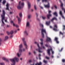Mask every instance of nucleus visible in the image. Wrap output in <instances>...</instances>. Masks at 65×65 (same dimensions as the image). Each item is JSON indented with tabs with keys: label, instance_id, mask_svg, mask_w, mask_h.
<instances>
[{
	"label": "nucleus",
	"instance_id": "32",
	"mask_svg": "<svg viewBox=\"0 0 65 65\" xmlns=\"http://www.w3.org/2000/svg\"><path fill=\"white\" fill-rule=\"evenodd\" d=\"M63 30H65V25H63Z\"/></svg>",
	"mask_w": 65,
	"mask_h": 65
},
{
	"label": "nucleus",
	"instance_id": "23",
	"mask_svg": "<svg viewBox=\"0 0 65 65\" xmlns=\"http://www.w3.org/2000/svg\"><path fill=\"white\" fill-rule=\"evenodd\" d=\"M45 46L46 47H51V46H50V45H48L47 44H45Z\"/></svg>",
	"mask_w": 65,
	"mask_h": 65
},
{
	"label": "nucleus",
	"instance_id": "19",
	"mask_svg": "<svg viewBox=\"0 0 65 65\" xmlns=\"http://www.w3.org/2000/svg\"><path fill=\"white\" fill-rule=\"evenodd\" d=\"M28 8L29 9L30 8V5H31V4L29 2H28Z\"/></svg>",
	"mask_w": 65,
	"mask_h": 65
},
{
	"label": "nucleus",
	"instance_id": "41",
	"mask_svg": "<svg viewBox=\"0 0 65 65\" xmlns=\"http://www.w3.org/2000/svg\"><path fill=\"white\" fill-rule=\"evenodd\" d=\"M61 16L62 17V18H63V19H65V18L64 17V16L63 15V14L62 15H61Z\"/></svg>",
	"mask_w": 65,
	"mask_h": 65
},
{
	"label": "nucleus",
	"instance_id": "13",
	"mask_svg": "<svg viewBox=\"0 0 65 65\" xmlns=\"http://www.w3.org/2000/svg\"><path fill=\"white\" fill-rule=\"evenodd\" d=\"M20 3H21V1L19 2V6L17 7V8L18 9H20L21 8V5L20 4Z\"/></svg>",
	"mask_w": 65,
	"mask_h": 65
},
{
	"label": "nucleus",
	"instance_id": "11",
	"mask_svg": "<svg viewBox=\"0 0 65 65\" xmlns=\"http://www.w3.org/2000/svg\"><path fill=\"white\" fill-rule=\"evenodd\" d=\"M50 51H53V50H52V48H51L50 49H48L47 50V53L49 56H50V55H51V54L50 53Z\"/></svg>",
	"mask_w": 65,
	"mask_h": 65
},
{
	"label": "nucleus",
	"instance_id": "27",
	"mask_svg": "<svg viewBox=\"0 0 65 65\" xmlns=\"http://www.w3.org/2000/svg\"><path fill=\"white\" fill-rule=\"evenodd\" d=\"M42 2H47L48 1L47 0H42Z\"/></svg>",
	"mask_w": 65,
	"mask_h": 65
},
{
	"label": "nucleus",
	"instance_id": "54",
	"mask_svg": "<svg viewBox=\"0 0 65 65\" xmlns=\"http://www.w3.org/2000/svg\"><path fill=\"white\" fill-rule=\"evenodd\" d=\"M10 14H12V12H10Z\"/></svg>",
	"mask_w": 65,
	"mask_h": 65
},
{
	"label": "nucleus",
	"instance_id": "55",
	"mask_svg": "<svg viewBox=\"0 0 65 65\" xmlns=\"http://www.w3.org/2000/svg\"><path fill=\"white\" fill-rule=\"evenodd\" d=\"M40 8H41V9H43V7H41V6L40 7Z\"/></svg>",
	"mask_w": 65,
	"mask_h": 65
},
{
	"label": "nucleus",
	"instance_id": "38",
	"mask_svg": "<svg viewBox=\"0 0 65 65\" xmlns=\"http://www.w3.org/2000/svg\"><path fill=\"white\" fill-rule=\"evenodd\" d=\"M30 18H31V15H28V19H30Z\"/></svg>",
	"mask_w": 65,
	"mask_h": 65
},
{
	"label": "nucleus",
	"instance_id": "52",
	"mask_svg": "<svg viewBox=\"0 0 65 65\" xmlns=\"http://www.w3.org/2000/svg\"><path fill=\"white\" fill-rule=\"evenodd\" d=\"M36 15H37V18L38 17V15L37 14V13H36Z\"/></svg>",
	"mask_w": 65,
	"mask_h": 65
},
{
	"label": "nucleus",
	"instance_id": "39",
	"mask_svg": "<svg viewBox=\"0 0 65 65\" xmlns=\"http://www.w3.org/2000/svg\"><path fill=\"white\" fill-rule=\"evenodd\" d=\"M62 61L63 63H64L65 62V60L64 59H62Z\"/></svg>",
	"mask_w": 65,
	"mask_h": 65
},
{
	"label": "nucleus",
	"instance_id": "14",
	"mask_svg": "<svg viewBox=\"0 0 65 65\" xmlns=\"http://www.w3.org/2000/svg\"><path fill=\"white\" fill-rule=\"evenodd\" d=\"M11 23H13V26H15V27H16L17 28H18V25L17 24H14V23H13V21H11Z\"/></svg>",
	"mask_w": 65,
	"mask_h": 65
},
{
	"label": "nucleus",
	"instance_id": "6",
	"mask_svg": "<svg viewBox=\"0 0 65 65\" xmlns=\"http://www.w3.org/2000/svg\"><path fill=\"white\" fill-rule=\"evenodd\" d=\"M40 40H41L42 42H41L40 43V44L41 45V46L43 48V49H45V47L43 45V39H40Z\"/></svg>",
	"mask_w": 65,
	"mask_h": 65
},
{
	"label": "nucleus",
	"instance_id": "22",
	"mask_svg": "<svg viewBox=\"0 0 65 65\" xmlns=\"http://www.w3.org/2000/svg\"><path fill=\"white\" fill-rule=\"evenodd\" d=\"M54 15H56V17H58V14L56 12H55L53 13Z\"/></svg>",
	"mask_w": 65,
	"mask_h": 65
},
{
	"label": "nucleus",
	"instance_id": "16",
	"mask_svg": "<svg viewBox=\"0 0 65 65\" xmlns=\"http://www.w3.org/2000/svg\"><path fill=\"white\" fill-rule=\"evenodd\" d=\"M46 41H51V38L48 37H47V39H46Z\"/></svg>",
	"mask_w": 65,
	"mask_h": 65
},
{
	"label": "nucleus",
	"instance_id": "24",
	"mask_svg": "<svg viewBox=\"0 0 65 65\" xmlns=\"http://www.w3.org/2000/svg\"><path fill=\"white\" fill-rule=\"evenodd\" d=\"M42 17L43 20H45L46 19V17L45 16H42Z\"/></svg>",
	"mask_w": 65,
	"mask_h": 65
},
{
	"label": "nucleus",
	"instance_id": "61",
	"mask_svg": "<svg viewBox=\"0 0 65 65\" xmlns=\"http://www.w3.org/2000/svg\"><path fill=\"white\" fill-rule=\"evenodd\" d=\"M1 35H3V34H1Z\"/></svg>",
	"mask_w": 65,
	"mask_h": 65
},
{
	"label": "nucleus",
	"instance_id": "26",
	"mask_svg": "<svg viewBox=\"0 0 65 65\" xmlns=\"http://www.w3.org/2000/svg\"><path fill=\"white\" fill-rule=\"evenodd\" d=\"M8 38V36H6L5 37L4 40H7Z\"/></svg>",
	"mask_w": 65,
	"mask_h": 65
},
{
	"label": "nucleus",
	"instance_id": "60",
	"mask_svg": "<svg viewBox=\"0 0 65 65\" xmlns=\"http://www.w3.org/2000/svg\"><path fill=\"white\" fill-rule=\"evenodd\" d=\"M50 28H52V26H50Z\"/></svg>",
	"mask_w": 65,
	"mask_h": 65
},
{
	"label": "nucleus",
	"instance_id": "31",
	"mask_svg": "<svg viewBox=\"0 0 65 65\" xmlns=\"http://www.w3.org/2000/svg\"><path fill=\"white\" fill-rule=\"evenodd\" d=\"M19 16L20 18L22 17V13H19Z\"/></svg>",
	"mask_w": 65,
	"mask_h": 65
},
{
	"label": "nucleus",
	"instance_id": "40",
	"mask_svg": "<svg viewBox=\"0 0 65 65\" xmlns=\"http://www.w3.org/2000/svg\"><path fill=\"white\" fill-rule=\"evenodd\" d=\"M60 34L61 35H63V33H62L61 31H60L59 32Z\"/></svg>",
	"mask_w": 65,
	"mask_h": 65
},
{
	"label": "nucleus",
	"instance_id": "42",
	"mask_svg": "<svg viewBox=\"0 0 65 65\" xmlns=\"http://www.w3.org/2000/svg\"><path fill=\"white\" fill-rule=\"evenodd\" d=\"M46 24L47 25H49V23L47 22H46Z\"/></svg>",
	"mask_w": 65,
	"mask_h": 65
},
{
	"label": "nucleus",
	"instance_id": "63",
	"mask_svg": "<svg viewBox=\"0 0 65 65\" xmlns=\"http://www.w3.org/2000/svg\"><path fill=\"white\" fill-rule=\"evenodd\" d=\"M51 8L52 9H53V7H51Z\"/></svg>",
	"mask_w": 65,
	"mask_h": 65
},
{
	"label": "nucleus",
	"instance_id": "15",
	"mask_svg": "<svg viewBox=\"0 0 65 65\" xmlns=\"http://www.w3.org/2000/svg\"><path fill=\"white\" fill-rule=\"evenodd\" d=\"M6 10H9V4L8 3H7V5H6Z\"/></svg>",
	"mask_w": 65,
	"mask_h": 65
},
{
	"label": "nucleus",
	"instance_id": "57",
	"mask_svg": "<svg viewBox=\"0 0 65 65\" xmlns=\"http://www.w3.org/2000/svg\"><path fill=\"white\" fill-rule=\"evenodd\" d=\"M17 30H15V31H14L15 33H17Z\"/></svg>",
	"mask_w": 65,
	"mask_h": 65
},
{
	"label": "nucleus",
	"instance_id": "35",
	"mask_svg": "<svg viewBox=\"0 0 65 65\" xmlns=\"http://www.w3.org/2000/svg\"><path fill=\"white\" fill-rule=\"evenodd\" d=\"M5 2H6V1L5 0H4L3 2V4H4L5 3Z\"/></svg>",
	"mask_w": 65,
	"mask_h": 65
},
{
	"label": "nucleus",
	"instance_id": "37",
	"mask_svg": "<svg viewBox=\"0 0 65 65\" xmlns=\"http://www.w3.org/2000/svg\"><path fill=\"white\" fill-rule=\"evenodd\" d=\"M34 7L35 10H36L37 9V8H36V6L35 5H34Z\"/></svg>",
	"mask_w": 65,
	"mask_h": 65
},
{
	"label": "nucleus",
	"instance_id": "44",
	"mask_svg": "<svg viewBox=\"0 0 65 65\" xmlns=\"http://www.w3.org/2000/svg\"><path fill=\"white\" fill-rule=\"evenodd\" d=\"M24 5V3L23 2H22L21 3V5L22 6H23V5Z\"/></svg>",
	"mask_w": 65,
	"mask_h": 65
},
{
	"label": "nucleus",
	"instance_id": "18",
	"mask_svg": "<svg viewBox=\"0 0 65 65\" xmlns=\"http://www.w3.org/2000/svg\"><path fill=\"white\" fill-rule=\"evenodd\" d=\"M2 59L3 60H4L5 61H6V62H8V60L7 59H6L4 57Z\"/></svg>",
	"mask_w": 65,
	"mask_h": 65
},
{
	"label": "nucleus",
	"instance_id": "50",
	"mask_svg": "<svg viewBox=\"0 0 65 65\" xmlns=\"http://www.w3.org/2000/svg\"><path fill=\"white\" fill-rule=\"evenodd\" d=\"M33 53H34V54H35V55H36V52H35V51H34Z\"/></svg>",
	"mask_w": 65,
	"mask_h": 65
},
{
	"label": "nucleus",
	"instance_id": "45",
	"mask_svg": "<svg viewBox=\"0 0 65 65\" xmlns=\"http://www.w3.org/2000/svg\"><path fill=\"white\" fill-rule=\"evenodd\" d=\"M0 64L1 65H4V63H0Z\"/></svg>",
	"mask_w": 65,
	"mask_h": 65
},
{
	"label": "nucleus",
	"instance_id": "53",
	"mask_svg": "<svg viewBox=\"0 0 65 65\" xmlns=\"http://www.w3.org/2000/svg\"><path fill=\"white\" fill-rule=\"evenodd\" d=\"M35 44H37V42H35Z\"/></svg>",
	"mask_w": 65,
	"mask_h": 65
},
{
	"label": "nucleus",
	"instance_id": "2",
	"mask_svg": "<svg viewBox=\"0 0 65 65\" xmlns=\"http://www.w3.org/2000/svg\"><path fill=\"white\" fill-rule=\"evenodd\" d=\"M19 52L20 53V54H19V53H17V55L18 56V57H19L22 55V54H21L22 52V51H23V52H25V48H23L22 50V47H23V45H22V44H21L19 46Z\"/></svg>",
	"mask_w": 65,
	"mask_h": 65
},
{
	"label": "nucleus",
	"instance_id": "7",
	"mask_svg": "<svg viewBox=\"0 0 65 65\" xmlns=\"http://www.w3.org/2000/svg\"><path fill=\"white\" fill-rule=\"evenodd\" d=\"M22 40L23 41V43H24V45L26 46V49H27V47L28 46H27V44H26V41H24V40H25V38H22Z\"/></svg>",
	"mask_w": 65,
	"mask_h": 65
},
{
	"label": "nucleus",
	"instance_id": "10",
	"mask_svg": "<svg viewBox=\"0 0 65 65\" xmlns=\"http://www.w3.org/2000/svg\"><path fill=\"white\" fill-rule=\"evenodd\" d=\"M57 29L58 27H57V25L55 24L54 26V28L53 29V30L54 31H58V30Z\"/></svg>",
	"mask_w": 65,
	"mask_h": 65
},
{
	"label": "nucleus",
	"instance_id": "9",
	"mask_svg": "<svg viewBox=\"0 0 65 65\" xmlns=\"http://www.w3.org/2000/svg\"><path fill=\"white\" fill-rule=\"evenodd\" d=\"M37 45L38 47H39L38 50V49H36V51H38L39 53H41L42 52L41 51H40V50L42 49V48L40 47H39V44H38Z\"/></svg>",
	"mask_w": 65,
	"mask_h": 65
},
{
	"label": "nucleus",
	"instance_id": "30",
	"mask_svg": "<svg viewBox=\"0 0 65 65\" xmlns=\"http://www.w3.org/2000/svg\"><path fill=\"white\" fill-rule=\"evenodd\" d=\"M60 2L61 3V7H63V4L61 1H60Z\"/></svg>",
	"mask_w": 65,
	"mask_h": 65
},
{
	"label": "nucleus",
	"instance_id": "8",
	"mask_svg": "<svg viewBox=\"0 0 65 65\" xmlns=\"http://www.w3.org/2000/svg\"><path fill=\"white\" fill-rule=\"evenodd\" d=\"M48 11L49 14H48L47 15V19H49L51 17H52V15L50 14L51 13V12H52V11L50 10H49Z\"/></svg>",
	"mask_w": 65,
	"mask_h": 65
},
{
	"label": "nucleus",
	"instance_id": "48",
	"mask_svg": "<svg viewBox=\"0 0 65 65\" xmlns=\"http://www.w3.org/2000/svg\"><path fill=\"white\" fill-rule=\"evenodd\" d=\"M63 48H61V50H59V52H62V51L63 50Z\"/></svg>",
	"mask_w": 65,
	"mask_h": 65
},
{
	"label": "nucleus",
	"instance_id": "47",
	"mask_svg": "<svg viewBox=\"0 0 65 65\" xmlns=\"http://www.w3.org/2000/svg\"><path fill=\"white\" fill-rule=\"evenodd\" d=\"M29 63H31V62H32V60H30L29 61Z\"/></svg>",
	"mask_w": 65,
	"mask_h": 65
},
{
	"label": "nucleus",
	"instance_id": "36",
	"mask_svg": "<svg viewBox=\"0 0 65 65\" xmlns=\"http://www.w3.org/2000/svg\"><path fill=\"white\" fill-rule=\"evenodd\" d=\"M27 26H29V23L28 22H27V23L26 25Z\"/></svg>",
	"mask_w": 65,
	"mask_h": 65
},
{
	"label": "nucleus",
	"instance_id": "49",
	"mask_svg": "<svg viewBox=\"0 0 65 65\" xmlns=\"http://www.w3.org/2000/svg\"><path fill=\"white\" fill-rule=\"evenodd\" d=\"M56 43H59V41H56Z\"/></svg>",
	"mask_w": 65,
	"mask_h": 65
},
{
	"label": "nucleus",
	"instance_id": "5",
	"mask_svg": "<svg viewBox=\"0 0 65 65\" xmlns=\"http://www.w3.org/2000/svg\"><path fill=\"white\" fill-rule=\"evenodd\" d=\"M7 33L8 35L10 34H11V36H10V38H11V37H12V34L13 33V31H11L10 32L8 31H7Z\"/></svg>",
	"mask_w": 65,
	"mask_h": 65
},
{
	"label": "nucleus",
	"instance_id": "34",
	"mask_svg": "<svg viewBox=\"0 0 65 65\" xmlns=\"http://www.w3.org/2000/svg\"><path fill=\"white\" fill-rule=\"evenodd\" d=\"M58 38L57 37H55V40L56 41H58Z\"/></svg>",
	"mask_w": 65,
	"mask_h": 65
},
{
	"label": "nucleus",
	"instance_id": "29",
	"mask_svg": "<svg viewBox=\"0 0 65 65\" xmlns=\"http://www.w3.org/2000/svg\"><path fill=\"white\" fill-rule=\"evenodd\" d=\"M43 62H44V63H45V64H46V63H47V61L45 60H43Z\"/></svg>",
	"mask_w": 65,
	"mask_h": 65
},
{
	"label": "nucleus",
	"instance_id": "28",
	"mask_svg": "<svg viewBox=\"0 0 65 65\" xmlns=\"http://www.w3.org/2000/svg\"><path fill=\"white\" fill-rule=\"evenodd\" d=\"M59 13L61 15H62V12L61 11H60Z\"/></svg>",
	"mask_w": 65,
	"mask_h": 65
},
{
	"label": "nucleus",
	"instance_id": "17",
	"mask_svg": "<svg viewBox=\"0 0 65 65\" xmlns=\"http://www.w3.org/2000/svg\"><path fill=\"white\" fill-rule=\"evenodd\" d=\"M54 20H55L56 21H57V19L56 18V17H54L51 20V21L52 22H53V21H54Z\"/></svg>",
	"mask_w": 65,
	"mask_h": 65
},
{
	"label": "nucleus",
	"instance_id": "56",
	"mask_svg": "<svg viewBox=\"0 0 65 65\" xmlns=\"http://www.w3.org/2000/svg\"><path fill=\"white\" fill-rule=\"evenodd\" d=\"M7 27H9V25H7Z\"/></svg>",
	"mask_w": 65,
	"mask_h": 65
},
{
	"label": "nucleus",
	"instance_id": "4",
	"mask_svg": "<svg viewBox=\"0 0 65 65\" xmlns=\"http://www.w3.org/2000/svg\"><path fill=\"white\" fill-rule=\"evenodd\" d=\"M10 61L12 63V64H11V65H15V61L17 62L19 61V59L17 57H15L14 58L10 59Z\"/></svg>",
	"mask_w": 65,
	"mask_h": 65
},
{
	"label": "nucleus",
	"instance_id": "12",
	"mask_svg": "<svg viewBox=\"0 0 65 65\" xmlns=\"http://www.w3.org/2000/svg\"><path fill=\"white\" fill-rule=\"evenodd\" d=\"M44 7L46 8H50V3H48L47 5H44Z\"/></svg>",
	"mask_w": 65,
	"mask_h": 65
},
{
	"label": "nucleus",
	"instance_id": "21",
	"mask_svg": "<svg viewBox=\"0 0 65 65\" xmlns=\"http://www.w3.org/2000/svg\"><path fill=\"white\" fill-rule=\"evenodd\" d=\"M42 64V63L41 62H40L39 63H36L35 65H41V64Z\"/></svg>",
	"mask_w": 65,
	"mask_h": 65
},
{
	"label": "nucleus",
	"instance_id": "59",
	"mask_svg": "<svg viewBox=\"0 0 65 65\" xmlns=\"http://www.w3.org/2000/svg\"><path fill=\"white\" fill-rule=\"evenodd\" d=\"M31 54V53L29 52V55H30Z\"/></svg>",
	"mask_w": 65,
	"mask_h": 65
},
{
	"label": "nucleus",
	"instance_id": "3",
	"mask_svg": "<svg viewBox=\"0 0 65 65\" xmlns=\"http://www.w3.org/2000/svg\"><path fill=\"white\" fill-rule=\"evenodd\" d=\"M40 26L42 27L41 29V34L42 35V37L43 38H44V35L43 34V32L45 33L46 34V30L45 29H44L43 28V25L41 24L40 23Z\"/></svg>",
	"mask_w": 65,
	"mask_h": 65
},
{
	"label": "nucleus",
	"instance_id": "33",
	"mask_svg": "<svg viewBox=\"0 0 65 65\" xmlns=\"http://www.w3.org/2000/svg\"><path fill=\"white\" fill-rule=\"evenodd\" d=\"M41 56V55L39 54L38 55V57L39 58V60H41V58H40Z\"/></svg>",
	"mask_w": 65,
	"mask_h": 65
},
{
	"label": "nucleus",
	"instance_id": "58",
	"mask_svg": "<svg viewBox=\"0 0 65 65\" xmlns=\"http://www.w3.org/2000/svg\"><path fill=\"white\" fill-rule=\"evenodd\" d=\"M52 58H54V56H52Z\"/></svg>",
	"mask_w": 65,
	"mask_h": 65
},
{
	"label": "nucleus",
	"instance_id": "62",
	"mask_svg": "<svg viewBox=\"0 0 65 65\" xmlns=\"http://www.w3.org/2000/svg\"><path fill=\"white\" fill-rule=\"evenodd\" d=\"M30 65H34V63H33V64H31Z\"/></svg>",
	"mask_w": 65,
	"mask_h": 65
},
{
	"label": "nucleus",
	"instance_id": "64",
	"mask_svg": "<svg viewBox=\"0 0 65 65\" xmlns=\"http://www.w3.org/2000/svg\"><path fill=\"white\" fill-rule=\"evenodd\" d=\"M40 1V0H37V1Z\"/></svg>",
	"mask_w": 65,
	"mask_h": 65
},
{
	"label": "nucleus",
	"instance_id": "1",
	"mask_svg": "<svg viewBox=\"0 0 65 65\" xmlns=\"http://www.w3.org/2000/svg\"><path fill=\"white\" fill-rule=\"evenodd\" d=\"M5 11L4 10H3V14L1 15L2 17V20L1 21L2 22V24L3 25H5V23L3 21V20H5V22L6 23H7V20H5Z\"/></svg>",
	"mask_w": 65,
	"mask_h": 65
},
{
	"label": "nucleus",
	"instance_id": "51",
	"mask_svg": "<svg viewBox=\"0 0 65 65\" xmlns=\"http://www.w3.org/2000/svg\"><path fill=\"white\" fill-rule=\"evenodd\" d=\"M52 54H54V51H52Z\"/></svg>",
	"mask_w": 65,
	"mask_h": 65
},
{
	"label": "nucleus",
	"instance_id": "46",
	"mask_svg": "<svg viewBox=\"0 0 65 65\" xmlns=\"http://www.w3.org/2000/svg\"><path fill=\"white\" fill-rule=\"evenodd\" d=\"M45 58L46 59H50V58L49 57H48L47 56Z\"/></svg>",
	"mask_w": 65,
	"mask_h": 65
},
{
	"label": "nucleus",
	"instance_id": "25",
	"mask_svg": "<svg viewBox=\"0 0 65 65\" xmlns=\"http://www.w3.org/2000/svg\"><path fill=\"white\" fill-rule=\"evenodd\" d=\"M24 33L25 35H28V33H27V31H25L24 32Z\"/></svg>",
	"mask_w": 65,
	"mask_h": 65
},
{
	"label": "nucleus",
	"instance_id": "20",
	"mask_svg": "<svg viewBox=\"0 0 65 65\" xmlns=\"http://www.w3.org/2000/svg\"><path fill=\"white\" fill-rule=\"evenodd\" d=\"M17 17L18 18V23L19 24V23H20V22L21 21V19H20V18H19L18 17V16H17Z\"/></svg>",
	"mask_w": 65,
	"mask_h": 65
},
{
	"label": "nucleus",
	"instance_id": "43",
	"mask_svg": "<svg viewBox=\"0 0 65 65\" xmlns=\"http://www.w3.org/2000/svg\"><path fill=\"white\" fill-rule=\"evenodd\" d=\"M54 7L56 8V9H57V6L56 5L54 6Z\"/></svg>",
	"mask_w": 65,
	"mask_h": 65
}]
</instances>
